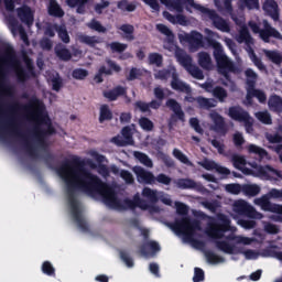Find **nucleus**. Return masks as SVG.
I'll use <instances>...</instances> for the list:
<instances>
[{
    "mask_svg": "<svg viewBox=\"0 0 282 282\" xmlns=\"http://www.w3.org/2000/svg\"><path fill=\"white\" fill-rule=\"evenodd\" d=\"M212 118L214 120L215 131H217V133H226V121L224 117L216 112L212 115Z\"/></svg>",
    "mask_w": 282,
    "mask_h": 282,
    "instance_id": "nucleus-37",
    "label": "nucleus"
},
{
    "mask_svg": "<svg viewBox=\"0 0 282 282\" xmlns=\"http://www.w3.org/2000/svg\"><path fill=\"white\" fill-rule=\"evenodd\" d=\"M11 63L15 67V76H17L18 80L20 83H25V80H28V78H30V75L28 74V72H25V69H23V67L21 66V62H19V59H17V57H11Z\"/></svg>",
    "mask_w": 282,
    "mask_h": 282,
    "instance_id": "nucleus-30",
    "label": "nucleus"
},
{
    "mask_svg": "<svg viewBox=\"0 0 282 282\" xmlns=\"http://www.w3.org/2000/svg\"><path fill=\"white\" fill-rule=\"evenodd\" d=\"M156 30L161 34H164L166 36L164 47L165 50H169L170 52H173L175 47H177V44H175V34H173V31L166 26V24H156Z\"/></svg>",
    "mask_w": 282,
    "mask_h": 282,
    "instance_id": "nucleus-18",
    "label": "nucleus"
},
{
    "mask_svg": "<svg viewBox=\"0 0 282 282\" xmlns=\"http://www.w3.org/2000/svg\"><path fill=\"white\" fill-rule=\"evenodd\" d=\"M263 29L260 33V39L263 43H270L271 39H275L276 41H282V34L276 30L268 20L262 21Z\"/></svg>",
    "mask_w": 282,
    "mask_h": 282,
    "instance_id": "nucleus-12",
    "label": "nucleus"
},
{
    "mask_svg": "<svg viewBox=\"0 0 282 282\" xmlns=\"http://www.w3.org/2000/svg\"><path fill=\"white\" fill-rule=\"evenodd\" d=\"M122 137H115L113 142L117 147H131L134 144L133 141V132L131 131V127L126 126L121 130Z\"/></svg>",
    "mask_w": 282,
    "mask_h": 282,
    "instance_id": "nucleus-17",
    "label": "nucleus"
},
{
    "mask_svg": "<svg viewBox=\"0 0 282 282\" xmlns=\"http://www.w3.org/2000/svg\"><path fill=\"white\" fill-rule=\"evenodd\" d=\"M72 76L75 80H85V78L89 76V72L85 68H75Z\"/></svg>",
    "mask_w": 282,
    "mask_h": 282,
    "instance_id": "nucleus-58",
    "label": "nucleus"
},
{
    "mask_svg": "<svg viewBox=\"0 0 282 282\" xmlns=\"http://www.w3.org/2000/svg\"><path fill=\"white\" fill-rule=\"evenodd\" d=\"M204 279H206V275H205L204 271L202 270V268L196 267L194 269L193 281L194 282H202V281H204Z\"/></svg>",
    "mask_w": 282,
    "mask_h": 282,
    "instance_id": "nucleus-64",
    "label": "nucleus"
},
{
    "mask_svg": "<svg viewBox=\"0 0 282 282\" xmlns=\"http://www.w3.org/2000/svg\"><path fill=\"white\" fill-rule=\"evenodd\" d=\"M212 95L220 102H226V98H228V90L221 86H216L214 87Z\"/></svg>",
    "mask_w": 282,
    "mask_h": 282,
    "instance_id": "nucleus-42",
    "label": "nucleus"
},
{
    "mask_svg": "<svg viewBox=\"0 0 282 282\" xmlns=\"http://www.w3.org/2000/svg\"><path fill=\"white\" fill-rule=\"evenodd\" d=\"M202 14L209 21H212V24L216 30H219V32H230V23H228V20L224 19L219 14H217V11L203 7L200 9Z\"/></svg>",
    "mask_w": 282,
    "mask_h": 282,
    "instance_id": "nucleus-7",
    "label": "nucleus"
},
{
    "mask_svg": "<svg viewBox=\"0 0 282 282\" xmlns=\"http://www.w3.org/2000/svg\"><path fill=\"white\" fill-rule=\"evenodd\" d=\"M170 228L177 235H184L187 239H193L195 230H202L198 220H192L189 217H183L170 224Z\"/></svg>",
    "mask_w": 282,
    "mask_h": 282,
    "instance_id": "nucleus-5",
    "label": "nucleus"
},
{
    "mask_svg": "<svg viewBox=\"0 0 282 282\" xmlns=\"http://www.w3.org/2000/svg\"><path fill=\"white\" fill-rule=\"evenodd\" d=\"M256 118L262 122V124H272V116L268 111H259L256 113Z\"/></svg>",
    "mask_w": 282,
    "mask_h": 282,
    "instance_id": "nucleus-56",
    "label": "nucleus"
},
{
    "mask_svg": "<svg viewBox=\"0 0 282 282\" xmlns=\"http://www.w3.org/2000/svg\"><path fill=\"white\" fill-rule=\"evenodd\" d=\"M228 116L235 122H243L247 131L248 129H252V117H250V112L243 109L241 106H231L228 109Z\"/></svg>",
    "mask_w": 282,
    "mask_h": 282,
    "instance_id": "nucleus-9",
    "label": "nucleus"
},
{
    "mask_svg": "<svg viewBox=\"0 0 282 282\" xmlns=\"http://www.w3.org/2000/svg\"><path fill=\"white\" fill-rule=\"evenodd\" d=\"M134 111H140L141 113H149L151 115V109H149V102L143 100H138L133 105Z\"/></svg>",
    "mask_w": 282,
    "mask_h": 282,
    "instance_id": "nucleus-55",
    "label": "nucleus"
},
{
    "mask_svg": "<svg viewBox=\"0 0 282 282\" xmlns=\"http://www.w3.org/2000/svg\"><path fill=\"white\" fill-rule=\"evenodd\" d=\"M205 257L207 262H209L212 265H217V263H224L225 261L224 257L218 256L213 251H205Z\"/></svg>",
    "mask_w": 282,
    "mask_h": 282,
    "instance_id": "nucleus-48",
    "label": "nucleus"
},
{
    "mask_svg": "<svg viewBox=\"0 0 282 282\" xmlns=\"http://www.w3.org/2000/svg\"><path fill=\"white\" fill-rule=\"evenodd\" d=\"M57 173L66 183V193L72 215L83 232H87L89 226L85 218H83V212H80L78 199H76V191H83L87 195H100L104 204L111 208H120L121 210L141 208V210H149V203L140 198L139 194H135L133 199L124 198L123 204H121L118 195H116V191L109 184L102 182L98 175L85 169V163L78 156L65 160L57 169Z\"/></svg>",
    "mask_w": 282,
    "mask_h": 282,
    "instance_id": "nucleus-1",
    "label": "nucleus"
},
{
    "mask_svg": "<svg viewBox=\"0 0 282 282\" xmlns=\"http://www.w3.org/2000/svg\"><path fill=\"white\" fill-rule=\"evenodd\" d=\"M142 197L148 199V202H151V204H158V192L154 189H151V187H144L142 189Z\"/></svg>",
    "mask_w": 282,
    "mask_h": 282,
    "instance_id": "nucleus-44",
    "label": "nucleus"
},
{
    "mask_svg": "<svg viewBox=\"0 0 282 282\" xmlns=\"http://www.w3.org/2000/svg\"><path fill=\"white\" fill-rule=\"evenodd\" d=\"M245 76L247 78L246 102L249 107H252V104H253L252 98H254V93L252 90V87H257V78H259V75H257L252 68H247L245 70Z\"/></svg>",
    "mask_w": 282,
    "mask_h": 282,
    "instance_id": "nucleus-11",
    "label": "nucleus"
},
{
    "mask_svg": "<svg viewBox=\"0 0 282 282\" xmlns=\"http://www.w3.org/2000/svg\"><path fill=\"white\" fill-rule=\"evenodd\" d=\"M175 56L180 65H182V67H184L193 78L204 80V72L193 64V57H191V55L181 50L175 53Z\"/></svg>",
    "mask_w": 282,
    "mask_h": 282,
    "instance_id": "nucleus-6",
    "label": "nucleus"
},
{
    "mask_svg": "<svg viewBox=\"0 0 282 282\" xmlns=\"http://www.w3.org/2000/svg\"><path fill=\"white\" fill-rule=\"evenodd\" d=\"M47 14L55 19H63L65 17V10H63V7H61L57 0H48Z\"/></svg>",
    "mask_w": 282,
    "mask_h": 282,
    "instance_id": "nucleus-26",
    "label": "nucleus"
},
{
    "mask_svg": "<svg viewBox=\"0 0 282 282\" xmlns=\"http://www.w3.org/2000/svg\"><path fill=\"white\" fill-rule=\"evenodd\" d=\"M180 41L188 43L189 50L192 52H197V50L204 47V35L197 31H192L189 34L178 36Z\"/></svg>",
    "mask_w": 282,
    "mask_h": 282,
    "instance_id": "nucleus-10",
    "label": "nucleus"
},
{
    "mask_svg": "<svg viewBox=\"0 0 282 282\" xmlns=\"http://www.w3.org/2000/svg\"><path fill=\"white\" fill-rule=\"evenodd\" d=\"M263 10L267 12L268 17H270L275 23L279 21V19H281L279 3H276V1H267L263 6Z\"/></svg>",
    "mask_w": 282,
    "mask_h": 282,
    "instance_id": "nucleus-23",
    "label": "nucleus"
},
{
    "mask_svg": "<svg viewBox=\"0 0 282 282\" xmlns=\"http://www.w3.org/2000/svg\"><path fill=\"white\" fill-rule=\"evenodd\" d=\"M237 41L238 43H246V45H250V43H252V35H250L248 26H241Z\"/></svg>",
    "mask_w": 282,
    "mask_h": 282,
    "instance_id": "nucleus-39",
    "label": "nucleus"
},
{
    "mask_svg": "<svg viewBox=\"0 0 282 282\" xmlns=\"http://www.w3.org/2000/svg\"><path fill=\"white\" fill-rule=\"evenodd\" d=\"M269 109L274 113H282V98L279 95H272L268 101Z\"/></svg>",
    "mask_w": 282,
    "mask_h": 282,
    "instance_id": "nucleus-31",
    "label": "nucleus"
},
{
    "mask_svg": "<svg viewBox=\"0 0 282 282\" xmlns=\"http://www.w3.org/2000/svg\"><path fill=\"white\" fill-rule=\"evenodd\" d=\"M120 96H127V88L122 86H116L110 90L104 91V98H107L109 102H113L120 98Z\"/></svg>",
    "mask_w": 282,
    "mask_h": 282,
    "instance_id": "nucleus-27",
    "label": "nucleus"
},
{
    "mask_svg": "<svg viewBox=\"0 0 282 282\" xmlns=\"http://www.w3.org/2000/svg\"><path fill=\"white\" fill-rule=\"evenodd\" d=\"M225 188L227 193H230L231 195H239V193L243 191V187L237 183L227 184Z\"/></svg>",
    "mask_w": 282,
    "mask_h": 282,
    "instance_id": "nucleus-63",
    "label": "nucleus"
},
{
    "mask_svg": "<svg viewBox=\"0 0 282 282\" xmlns=\"http://www.w3.org/2000/svg\"><path fill=\"white\" fill-rule=\"evenodd\" d=\"M18 18L22 23L25 25H33L34 24V12H32V8L28 4H23L22 7L17 9Z\"/></svg>",
    "mask_w": 282,
    "mask_h": 282,
    "instance_id": "nucleus-21",
    "label": "nucleus"
},
{
    "mask_svg": "<svg viewBox=\"0 0 282 282\" xmlns=\"http://www.w3.org/2000/svg\"><path fill=\"white\" fill-rule=\"evenodd\" d=\"M196 102L200 109H213L217 107V105H215V99H208L205 97H197Z\"/></svg>",
    "mask_w": 282,
    "mask_h": 282,
    "instance_id": "nucleus-47",
    "label": "nucleus"
},
{
    "mask_svg": "<svg viewBox=\"0 0 282 282\" xmlns=\"http://www.w3.org/2000/svg\"><path fill=\"white\" fill-rule=\"evenodd\" d=\"M78 41L79 43H84V45H88V47H96V45H98V43H100V37L93 35H85L82 34L78 36Z\"/></svg>",
    "mask_w": 282,
    "mask_h": 282,
    "instance_id": "nucleus-38",
    "label": "nucleus"
},
{
    "mask_svg": "<svg viewBox=\"0 0 282 282\" xmlns=\"http://www.w3.org/2000/svg\"><path fill=\"white\" fill-rule=\"evenodd\" d=\"M134 158L139 160V162L143 164V166H147L148 169H153V161L151 160V158H149V155L144 154L143 152L135 151Z\"/></svg>",
    "mask_w": 282,
    "mask_h": 282,
    "instance_id": "nucleus-45",
    "label": "nucleus"
},
{
    "mask_svg": "<svg viewBox=\"0 0 282 282\" xmlns=\"http://www.w3.org/2000/svg\"><path fill=\"white\" fill-rule=\"evenodd\" d=\"M234 212H236L237 215L248 217L249 219H263V214L257 212L252 205L243 199L234 203Z\"/></svg>",
    "mask_w": 282,
    "mask_h": 282,
    "instance_id": "nucleus-8",
    "label": "nucleus"
},
{
    "mask_svg": "<svg viewBox=\"0 0 282 282\" xmlns=\"http://www.w3.org/2000/svg\"><path fill=\"white\" fill-rule=\"evenodd\" d=\"M119 30L126 34L127 41H133L135 36H133V32H135V28L131 24H122Z\"/></svg>",
    "mask_w": 282,
    "mask_h": 282,
    "instance_id": "nucleus-52",
    "label": "nucleus"
},
{
    "mask_svg": "<svg viewBox=\"0 0 282 282\" xmlns=\"http://www.w3.org/2000/svg\"><path fill=\"white\" fill-rule=\"evenodd\" d=\"M117 8L121 10V12H135L138 4H135V2H129V0H120L117 3Z\"/></svg>",
    "mask_w": 282,
    "mask_h": 282,
    "instance_id": "nucleus-40",
    "label": "nucleus"
},
{
    "mask_svg": "<svg viewBox=\"0 0 282 282\" xmlns=\"http://www.w3.org/2000/svg\"><path fill=\"white\" fill-rule=\"evenodd\" d=\"M165 106L173 111L174 115H172V120L173 118H177V120H181V122H184L186 115L184 113V110H182V105H180V102H177V100L171 98L167 99L165 102Z\"/></svg>",
    "mask_w": 282,
    "mask_h": 282,
    "instance_id": "nucleus-22",
    "label": "nucleus"
},
{
    "mask_svg": "<svg viewBox=\"0 0 282 282\" xmlns=\"http://www.w3.org/2000/svg\"><path fill=\"white\" fill-rule=\"evenodd\" d=\"M133 173L135 174L137 181L139 182V184H148V185L155 184V175H153L152 172L147 171L144 167L134 166Z\"/></svg>",
    "mask_w": 282,
    "mask_h": 282,
    "instance_id": "nucleus-16",
    "label": "nucleus"
},
{
    "mask_svg": "<svg viewBox=\"0 0 282 282\" xmlns=\"http://www.w3.org/2000/svg\"><path fill=\"white\" fill-rule=\"evenodd\" d=\"M55 55L57 56V58H59V61H72V52H69V50L67 47H65V45L63 44H57L55 45Z\"/></svg>",
    "mask_w": 282,
    "mask_h": 282,
    "instance_id": "nucleus-33",
    "label": "nucleus"
},
{
    "mask_svg": "<svg viewBox=\"0 0 282 282\" xmlns=\"http://www.w3.org/2000/svg\"><path fill=\"white\" fill-rule=\"evenodd\" d=\"M148 248L151 250L152 256L155 254L156 252H160V250H162V248L160 247V243H158V241L150 240L140 247V253L143 257H149V254H151L149 252Z\"/></svg>",
    "mask_w": 282,
    "mask_h": 282,
    "instance_id": "nucleus-28",
    "label": "nucleus"
},
{
    "mask_svg": "<svg viewBox=\"0 0 282 282\" xmlns=\"http://www.w3.org/2000/svg\"><path fill=\"white\" fill-rule=\"evenodd\" d=\"M254 204L256 206H260V208L267 213H274L275 215L282 213L281 205L270 202V196L268 194L260 198H256Z\"/></svg>",
    "mask_w": 282,
    "mask_h": 282,
    "instance_id": "nucleus-13",
    "label": "nucleus"
},
{
    "mask_svg": "<svg viewBox=\"0 0 282 282\" xmlns=\"http://www.w3.org/2000/svg\"><path fill=\"white\" fill-rule=\"evenodd\" d=\"M139 127L143 129V131H151L155 126L153 124V121L147 117H141L139 119Z\"/></svg>",
    "mask_w": 282,
    "mask_h": 282,
    "instance_id": "nucleus-59",
    "label": "nucleus"
},
{
    "mask_svg": "<svg viewBox=\"0 0 282 282\" xmlns=\"http://www.w3.org/2000/svg\"><path fill=\"white\" fill-rule=\"evenodd\" d=\"M42 272L43 274H46V276H56V269L50 261H44L42 263Z\"/></svg>",
    "mask_w": 282,
    "mask_h": 282,
    "instance_id": "nucleus-53",
    "label": "nucleus"
},
{
    "mask_svg": "<svg viewBox=\"0 0 282 282\" xmlns=\"http://www.w3.org/2000/svg\"><path fill=\"white\" fill-rule=\"evenodd\" d=\"M160 3L166 6L169 10H175L178 14L184 12V6H195V0H160Z\"/></svg>",
    "mask_w": 282,
    "mask_h": 282,
    "instance_id": "nucleus-19",
    "label": "nucleus"
},
{
    "mask_svg": "<svg viewBox=\"0 0 282 282\" xmlns=\"http://www.w3.org/2000/svg\"><path fill=\"white\" fill-rule=\"evenodd\" d=\"M264 55L271 63H274V65H281L282 63V55L279 53V51H264Z\"/></svg>",
    "mask_w": 282,
    "mask_h": 282,
    "instance_id": "nucleus-49",
    "label": "nucleus"
},
{
    "mask_svg": "<svg viewBox=\"0 0 282 282\" xmlns=\"http://www.w3.org/2000/svg\"><path fill=\"white\" fill-rule=\"evenodd\" d=\"M216 248L220 250V252H224L225 254H235L236 246L230 245L226 240H216L215 241Z\"/></svg>",
    "mask_w": 282,
    "mask_h": 282,
    "instance_id": "nucleus-34",
    "label": "nucleus"
},
{
    "mask_svg": "<svg viewBox=\"0 0 282 282\" xmlns=\"http://www.w3.org/2000/svg\"><path fill=\"white\" fill-rule=\"evenodd\" d=\"M87 28L93 30L94 32H98L99 34H107V28H105L100 21L93 19L87 23Z\"/></svg>",
    "mask_w": 282,
    "mask_h": 282,
    "instance_id": "nucleus-46",
    "label": "nucleus"
},
{
    "mask_svg": "<svg viewBox=\"0 0 282 282\" xmlns=\"http://www.w3.org/2000/svg\"><path fill=\"white\" fill-rule=\"evenodd\" d=\"M172 153H173V156L176 160H178V162H182V164H186L187 166L193 165L191 160H188V156H186V154H184L180 149L175 148Z\"/></svg>",
    "mask_w": 282,
    "mask_h": 282,
    "instance_id": "nucleus-50",
    "label": "nucleus"
},
{
    "mask_svg": "<svg viewBox=\"0 0 282 282\" xmlns=\"http://www.w3.org/2000/svg\"><path fill=\"white\" fill-rule=\"evenodd\" d=\"M226 241H235V243H242V246H250L254 238L243 237V236H237L235 234H229L225 237Z\"/></svg>",
    "mask_w": 282,
    "mask_h": 282,
    "instance_id": "nucleus-35",
    "label": "nucleus"
},
{
    "mask_svg": "<svg viewBox=\"0 0 282 282\" xmlns=\"http://www.w3.org/2000/svg\"><path fill=\"white\" fill-rule=\"evenodd\" d=\"M250 58H251L253 65H254L256 67H258V69H259L260 72H267L268 68L265 67V65L263 64V62L261 61V58H259V57L257 56V54L254 53V51H251V56H250Z\"/></svg>",
    "mask_w": 282,
    "mask_h": 282,
    "instance_id": "nucleus-61",
    "label": "nucleus"
},
{
    "mask_svg": "<svg viewBox=\"0 0 282 282\" xmlns=\"http://www.w3.org/2000/svg\"><path fill=\"white\" fill-rule=\"evenodd\" d=\"M171 87L174 91H177L178 94H191L192 88L191 85L186 84L185 82H182L180 79V75L177 72H173L172 80H171Z\"/></svg>",
    "mask_w": 282,
    "mask_h": 282,
    "instance_id": "nucleus-20",
    "label": "nucleus"
},
{
    "mask_svg": "<svg viewBox=\"0 0 282 282\" xmlns=\"http://www.w3.org/2000/svg\"><path fill=\"white\" fill-rule=\"evenodd\" d=\"M109 120H113V112L109 108V105H101L99 108V123L109 122Z\"/></svg>",
    "mask_w": 282,
    "mask_h": 282,
    "instance_id": "nucleus-32",
    "label": "nucleus"
},
{
    "mask_svg": "<svg viewBox=\"0 0 282 282\" xmlns=\"http://www.w3.org/2000/svg\"><path fill=\"white\" fill-rule=\"evenodd\" d=\"M258 173H259V175H261V177H264L265 180H276V177L279 180H282L281 171L275 170L274 167H272L270 165L260 166L258 169Z\"/></svg>",
    "mask_w": 282,
    "mask_h": 282,
    "instance_id": "nucleus-25",
    "label": "nucleus"
},
{
    "mask_svg": "<svg viewBox=\"0 0 282 282\" xmlns=\"http://www.w3.org/2000/svg\"><path fill=\"white\" fill-rule=\"evenodd\" d=\"M247 151L250 155H256L259 162H261V160L268 159V151L257 144H249L247 147Z\"/></svg>",
    "mask_w": 282,
    "mask_h": 282,
    "instance_id": "nucleus-29",
    "label": "nucleus"
},
{
    "mask_svg": "<svg viewBox=\"0 0 282 282\" xmlns=\"http://www.w3.org/2000/svg\"><path fill=\"white\" fill-rule=\"evenodd\" d=\"M242 192L245 195H249L250 197H257V195L261 193V187H259V185H245L242 187Z\"/></svg>",
    "mask_w": 282,
    "mask_h": 282,
    "instance_id": "nucleus-51",
    "label": "nucleus"
},
{
    "mask_svg": "<svg viewBox=\"0 0 282 282\" xmlns=\"http://www.w3.org/2000/svg\"><path fill=\"white\" fill-rule=\"evenodd\" d=\"M198 65L203 69H210L213 67V58H210V54L206 52L198 53Z\"/></svg>",
    "mask_w": 282,
    "mask_h": 282,
    "instance_id": "nucleus-36",
    "label": "nucleus"
},
{
    "mask_svg": "<svg viewBox=\"0 0 282 282\" xmlns=\"http://www.w3.org/2000/svg\"><path fill=\"white\" fill-rule=\"evenodd\" d=\"M240 6L247 10H258L259 0H240Z\"/></svg>",
    "mask_w": 282,
    "mask_h": 282,
    "instance_id": "nucleus-62",
    "label": "nucleus"
},
{
    "mask_svg": "<svg viewBox=\"0 0 282 282\" xmlns=\"http://www.w3.org/2000/svg\"><path fill=\"white\" fill-rule=\"evenodd\" d=\"M174 184L182 191L193 189L197 191V193H204V191H206V187H204L202 183H197L193 178H177Z\"/></svg>",
    "mask_w": 282,
    "mask_h": 282,
    "instance_id": "nucleus-15",
    "label": "nucleus"
},
{
    "mask_svg": "<svg viewBox=\"0 0 282 282\" xmlns=\"http://www.w3.org/2000/svg\"><path fill=\"white\" fill-rule=\"evenodd\" d=\"M111 52L117 54H122V52L127 51V48L129 47L127 44L124 43H120V42H112L110 44H108Z\"/></svg>",
    "mask_w": 282,
    "mask_h": 282,
    "instance_id": "nucleus-60",
    "label": "nucleus"
},
{
    "mask_svg": "<svg viewBox=\"0 0 282 282\" xmlns=\"http://www.w3.org/2000/svg\"><path fill=\"white\" fill-rule=\"evenodd\" d=\"M199 166L205 169V171H217L220 175H230V171L228 167L220 166L215 163V161H210L205 159L204 161L199 162Z\"/></svg>",
    "mask_w": 282,
    "mask_h": 282,
    "instance_id": "nucleus-24",
    "label": "nucleus"
},
{
    "mask_svg": "<svg viewBox=\"0 0 282 282\" xmlns=\"http://www.w3.org/2000/svg\"><path fill=\"white\" fill-rule=\"evenodd\" d=\"M148 58L150 65H155L156 67H162V63H164V58L160 53H150Z\"/></svg>",
    "mask_w": 282,
    "mask_h": 282,
    "instance_id": "nucleus-54",
    "label": "nucleus"
},
{
    "mask_svg": "<svg viewBox=\"0 0 282 282\" xmlns=\"http://www.w3.org/2000/svg\"><path fill=\"white\" fill-rule=\"evenodd\" d=\"M173 72H177L175 69V67H171V68H163L161 70H159L154 77L158 80H169V78H173Z\"/></svg>",
    "mask_w": 282,
    "mask_h": 282,
    "instance_id": "nucleus-43",
    "label": "nucleus"
},
{
    "mask_svg": "<svg viewBox=\"0 0 282 282\" xmlns=\"http://www.w3.org/2000/svg\"><path fill=\"white\" fill-rule=\"evenodd\" d=\"M32 109L35 110L32 111ZM43 102L36 97L31 98L28 105H21L19 101H14L13 104L8 106V112L11 115V117L9 118V127L14 135L21 138L25 153H28V155L33 160H37L39 152H36V148H34L30 140H28V138L23 133H21V130L19 129V123L17 122V117H14L15 111H31V118L33 120H36L37 122L33 128V135L39 147L42 148L43 151L47 152L43 156L45 164L47 166H52L55 156L47 150L50 148V144H47V137L54 135L56 133V128L52 126V122L47 123V116H43Z\"/></svg>",
    "mask_w": 282,
    "mask_h": 282,
    "instance_id": "nucleus-2",
    "label": "nucleus"
},
{
    "mask_svg": "<svg viewBox=\"0 0 282 282\" xmlns=\"http://www.w3.org/2000/svg\"><path fill=\"white\" fill-rule=\"evenodd\" d=\"M54 30L57 32L58 39H61L62 42L65 44L69 43L70 37L69 33L67 32V28L64 25L54 24Z\"/></svg>",
    "mask_w": 282,
    "mask_h": 282,
    "instance_id": "nucleus-41",
    "label": "nucleus"
},
{
    "mask_svg": "<svg viewBox=\"0 0 282 282\" xmlns=\"http://www.w3.org/2000/svg\"><path fill=\"white\" fill-rule=\"evenodd\" d=\"M232 164L235 166V169H238V171H243V166H246V164H248V162L246 161L245 156L241 155H234L232 156Z\"/></svg>",
    "mask_w": 282,
    "mask_h": 282,
    "instance_id": "nucleus-57",
    "label": "nucleus"
},
{
    "mask_svg": "<svg viewBox=\"0 0 282 282\" xmlns=\"http://www.w3.org/2000/svg\"><path fill=\"white\" fill-rule=\"evenodd\" d=\"M106 63H107L108 67H110V69H107V66H100L98 73L95 75V80L98 84H100L105 80L102 78L104 74L106 76H111L113 74V72H116L117 74L122 72V67H120V65H118L112 59H106Z\"/></svg>",
    "mask_w": 282,
    "mask_h": 282,
    "instance_id": "nucleus-14",
    "label": "nucleus"
},
{
    "mask_svg": "<svg viewBox=\"0 0 282 282\" xmlns=\"http://www.w3.org/2000/svg\"><path fill=\"white\" fill-rule=\"evenodd\" d=\"M206 41L208 46L213 47L214 50V58L216 61L218 72L221 74V76H224L226 80L230 82V72H237V66H235V63L228 58V55H226L224 52V46L221 43L210 37H207Z\"/></svg>",
    "mask_w": 282,
    "mask_h": 282,
    "instance_id": "nucleus-3",
    "label": "nucleus"
},
{
    "mask_svg": "<svg viewBox=\"0 0 282 282\" xmlns=\"http://www.w3.org/2000/svg\"><path fill=\"white\" fill-rule=\"evenodd\" d=\"M232 221L225 214H218L216 219L208 224L206 234L212 239H224L226 232L232 230Z\"/></svg>",
    "mask_w": 282,
    "mask_h": 282,
    "instance_id": "nucleus-4",
    "label": "nucleus"
}]
</instances>
